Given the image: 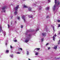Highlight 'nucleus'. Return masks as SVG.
<instances>
[{"mask_svg": "<svg viewBox=\"0 0 60 60\" xmlns=\"http://www.w3.org/2000/svg\"><path fill=\"white\" fill-rule=\"evenodd\" d=\"M2 27L1 26H0V32H2Z\"/></svg>", "mask_w": 60, "mask_h": 60, "instance_id": "16", "label": "nucleus"}, {"mask_svg": "<svg viewBox=\"0 0 60 60\" xmlns=\"http://www.w3.org/2000/svg\"><path fill=\"white\" fill-rule=\"evenodd\" d=\"M0 56H1L0 55Z\"/></svg>", "mask_w": 60, "mask_h": 60, "instance_id": "44", "label": "nucleus"}, {"mask_svg": "<svg viewBox=\"0 0 60 60\" xmlns=\"http://www.w3.org/2000/svg\"><path fill=\"white\" fill-rule=\"evenodd\" d=\"M46 59H48V58H46Z\"/></svg>", "mask_w": 60, "mask_h": 60, "instance_id": "43", "label": "nucleus"}, {"mask_svg": "<svg viewBox=\"0 0 60 60\" xmlns=\"http://www.w3.org/2000/svg\"><path fill=\"white\" fill-rule=\"evenodd\" d=\"M19 49H20L21 50H22V48H19Z\"/></svg>", "mask_w": 60, "mask_h": 60, "instance_id": "27", "label": "nucleus"}, {"mask_svg": "<svg viewBox=\"0 0 60 60\" xmlns=\"http://www.w3.org/2000/svg\"><path fill=\"white\" fill-rule=\"evenodd\" d=\"M5 45H6V46L9 43H8V40H7L5 41Z\"/></svg>", "mask_w": 60, "mask_h": 60, "instance_id": "6", "label": "nucleus"}, {"mask_svg": "<svg viewBox=\"0 0 60 60\" xmlns=\"http://www.w3.org/2000/svg\"><path fill=\"white\" fill-rule=\"evenodd\" d=\"M12 52V51H11Z\"/></svg>", "mask_w": 60, "mask_h": 60, "instance_id": "45", "label": "nucleus"}, {"mask_svg": "<svg viewBox=\"0 0 60 60\" xmlns=\"http://www.w3.org/2000/svg\"><path fill=\"white\" fill-rule=\"evenodd\" d=\"M38 30H39V28H38L37 29L36 31V32H37V31H38Z\"/></svg>", "mask_w": 60, "mask_h": 60, "instance_id": "24", "label": "nucleus"}, {"mask_svg": "<svg viewBox=\"0 0 60 60\" xmlns=\"http://www.w3.org/2000/svg\"><path fill=\"white\" fill-rule=\"evenodd\" d=\"M17 54H20V53L19 52H18L17 53Z\"/></svg>", "mask_w": 60, "mask_h": 60, "instance_id": "36", "label": "nucleus"}, {"mask_svg": "<svg viewBox=\"0 0 60 60\" xmlns=\"http://www.w3.org/2000/svg\"><path fill=\"white\" fill-rule=\"evenodd\" d=\"M29 52L28 51H27L26 54L27 55H29Z\"/></svg>", "mask_w": 60, "mask_h": 60, "instance_id": "18", "label": "nucleus"}, {"mask_svg": "<svg viewBox=\"0 0 60 60\" xmlns=\"http://www.w3.org/2000/svg\"><path fill=\"white\" fill-rule=\"evenodd\" d=\"M49 16H46V18H49Z\"/></svg>", "mask_w": 60, "mask_h": 60, "instance_id": "34", "label": "nucleus"}, {"mask_svg": "<svg viewBox=\"0 0 60 60\" xmlns=\"http://www.w3.org/2000/svg\"><path fill=\"white\" fill-rule=\"evenodd\" d=\"M23 6H24V8H27V7L25 5V4H24L23 5Z\"/></svg>", "mask_w": 60, "mask_h": 60, "instance_id": "19", "label": "nucleus"}, {"mask_svg": "<svg viewBox=\"0 0 60 60\" xmlns=\"http://www.w3.org/2000/svg\"><path fill=\"white\" fill-rule=\"evenodd\" d=\"M30 18H33V17L32 16H30Z\"/></svg>", "mask_w": 60, "mask_h": 60, "instance_id": "38", "label": "nucleus"}, {"mask_svg": "<svg viewBox=\"0 0 60 60\" xmlns=\"http://www.w3.org/2000/svg\"><path fill=\"white\" fill-rule=\"evenodd\" d=\"M42 35L43 36H46V34L45 33H42Z\"/></svg>", "mask_w": 60, "mask_h": 60, "instance_id": "10", "label": "nucleus"}, {"mask_svg": "<svg viewBox=\"0 0 60 60\" xmlns=\"http://www.w3.org/2000/svg\"><path fill=\"white\" fill-rule=\"evenodd\" d=\"M5 31H4V32H3V34L4 35V36H5V35H6V34H5Z\"/></svg>", "mask_w": 60, "mask_h": 60, "instance_id": "20", "label": "nucleus"}, {"mask_svg": "<svg viewBox=\"0 0 60 60\" xmlns=\"http://www.w3.org/2000/svg\"><path fill=\"white\" fill-rule=\"evenodd\" d=\"M57 46H55L54 47H53V49H57Z\"/></svg>", "mask_w": 60, "mask_h": 60, "instance_id": "9", "label": "nucleus"}, {"mask_svg": "<svg viewBox=\"0 0 60 60\" xmlns=\"http://www.w3.org/2000/svg\"><path fill=\"white\" fill-rule=\"evenodd\" d=\"M28 10L29 11H31V8L30 7H29L28 8Z\"/></svg>", "mask_w": 60, "mask_h": 60, "instance_id": "12", "label": "nucleus"}, {"mask_svg": "<svg viewBox=\"0 0 60 60\" xmlns=\"http://www.w3.org/2000/svg\"><path fill=\"white\" fill-rule=\"evenodd\" d=\"M58 27H60V24H58Z\"/></svg>", "mask_w": 60, "mask_h": 60, "instance_id": "28", "label": "nucleus"}, {"mask_svg": "<svg viewBox=\"0 0 60 60\" xmlns=\"http://www.w3.org/2000/svg\"><path fill=\"white\" fill-rule=\"evenodd\" d=\"M39 49H40L39 48H36L34 50H39Z\"/></svg>", "mask_w": 60, "mask_h": 60, "instance_id": "22", "label": "nucleus"}, {"mask_svg": "<svg viewBox=\"0 0 60 60\" xmlns=\"http://www.w3.org/2000/svg\"><path fill=\"white\" fill-rule=\"evenodd\" d=\"M10 57H11V58H13V55H10Z\"/></svg>", "mask_w": 60, "mask_h": 60, "instance_id": "17", "label": "nucleus"}, {"mask_svg": "<svg viewBox=\"0 0 60 60\" xmlns=\"http://www.w3.org/2000/svg\"><path fill=\"white\" fill-rule=\"evenodd\" d=\"M29 32V31L28 30L27 31L26 33H25V34L26 36V38H25V40L24 41L26 43H27L29 41V39L31 38V34H28V32Z\"/></svg>", "mask_w": 60, "mask_h": 60, "instance_id": "1", "label": "nucleus"}, {"mask_svg": "<svg viewBox=\"0 0 60 60\" xmlns=\"http://www.w3.org/2000/svg\"><path fill=\"white\" fill-rule=\"evenodd\" d=\"M58 22H60V20H58Z\"/></svg>", "mask_w": 60, "mask_h": 60, "instance_id": "33", "label": "nucleus"}, {"mask_svg": "<svg viewBox=\"0 0 60 60\" xmlns=\"http://www.w3.org/2000/svg\"><path fill=\"white\" fill-rule=\"evenodd\" d=\"M55 4L54 5V6L52 8L53 10L54 11L55 10V9H56V8H58L60 7L59 6L60 2H58L59 1L58 0V4L57 5L56 4H57V2H57V0H55Z\"/></svg>", "mask_w": 60, "mask_h": 60, "instance_id": "2", "label": "nucleus"}, {"mask_svg": "<svg viewBox=\"0 0 60 60\" xmlns=\"http://www.w3.org/2000/svg\"><path fill=\"white\" fill-rule=\"evenodd\" d=\"M12 22H11V24H12Z\"/></svg>", "mask_w": 60, "mask_h": 60, "instance_id": "40", "label": "nucleus"}, {"mask_svg": "<svg viewBox=\"0 0 60 60\" xmlns=\"http://www.w3.org/2000/svg\"><path fill=\"white\" fill-rule=\"evenodd\" d=\"M14 42H17V40H15V39H14Z\"/></svg>", "mask_w": 60, "mask_h": 60, "instance_id": "21", "label": "nucleus"}, {"mask_svg": "<svg viewBox=\"0 0 60 60\" xmlns=\"http://www.w3.org/2000/svg\"><path fill=\"white\" fill-rule=\"evenodd\" d=\"M50 49V47H48V49Z\"/></svg>", "mask_w": 60, "mask_h": 60, "instance_id": "37", "label": "nucleus"}, {"mask_svg": "<svg viewBox=\"0 0 60 60\" xmlns=\"http://www.w3.org/2000/svg\"><path fill=\"white\" fill-rule=\"evenodd\" d=\"M6 8V7H4L2 8V10L4 12H5V9Z\"/></svg>", "mask_w": 60, "mask_h": 60, "instance_id": "5", "label": "nucleus"}, {"mask_svg": "<svg viewBox=\"0 0 60 60\" xmlns=\"http://www.w3.org/2000/svg\"><path fill=\"white\" fill-rule=\"evenodd\" d=\"M8 27L9 28L10 27V26H9V25L8 24Z\"/></svg>", "mask_w": 60, "mask_h": 60, "instance_id": "35", "label": "nucleus"}, {"mask_svg": "<svg viewBox=\"0 0 60 60\" xmlns=\"http://www.w3.org/2000/svg\"><path fill=\"white\" fill-rule=\"evenodd\" d=\"M52 28H53V30L54 31H55V30L54 29V26H53L52 27Z\"/></svg>", "mask_w": 60, "mask_h": 60, "instance_id": "25", "label": "nucleus"}, {"mask_svg": "<svg viewBox=\"0 0 60 60\" xmlns=\"http://www.w3.org/2000/svg\"><path fill=\"white\" fill-rule=\"evenodd\" d=\"M43 41V38H42L41 39V41Z\"/></svg>", "mask_w": 60, "mask_h": 60, "instance_id": "29", "label": "nucleus"}, {"mask_svg": "<svg viewBox=\"0 0 60 60\" xmlns=\"http://www.w3.org/2000/svg\"><path fill=\"white\" fill-rule=\"evenodd\" d=\"M49 43H47L46 44V46H47V45H49Z\"/></svg>", "mask_w": 60, "mask_h": 60, "instance_id": "30", "label": "nucleus"}, {"mask_svg": "<svg viewBox=\"0 0 60 60\" xmlns=\"http://www.w3.org/2000/svg\"><path fill=\"white\" fill-rule=\"evenodd\" d=\"M49 7H47L45 8V10H49Z\"/></svg>", "mask_w": 60, "mask_h": 60, "instance_id": "14", "label": "nucleus"}, {"mask_svg": "<svg viewBox=\"0 0 60 60\" xmlns=\"http://www.w3.org/2000/svg\"><path fill=\"white\" fill-rule=\"evenodd\" d=\"M48 2L49 3H50V0H48Z\"/></svg>", "mask_w": 60, "mask_h": 60, "instance_id": "26", "label": "nucleus"}, {"mask_svg": "<svg viewBox=\"0 0 60 60\" xmlns=\"http://www.w3.org/2000/svg\"><path fill=\"white\" fill-rule=\"evenodd\" d=\"M17 19H18L19 20H20V18L19 17V16L17 17Z\"/></svg>", "mask_w": 60, "mask_h": 60, "instance_id": "23", "label": "nucleus"}, {"mask_svg": "<svg viewBox=\"0 0 60 60\" xmlns=\"http://www.w3.org/2000/svg\"><path fill=\"white\" fill-rule=\"evenodd\" d=\"M10 48L11 49V50H13V49H14V48H13V47L11 45H10Z\"/></svg>", "mask_w": 60, "mask_h": 60, "instance_id": "8", "label": "nucleus"}, {"mask_svg": "<svg viewBox=\"0 0 60 60\" xmlns=\"http://www.w3.org/2000/svg\"><path fill=\"white\" fill-rule=\"evenodd\" d=\"M19 5H18L17 6H16V7L15 8V11L14 12V14L15 15H16V14H17V10H18V9L19 8Z\"/></svg>", "mask_w": 60, "mask_h": 60, "instance_id": "3", "label": "nucleus"}, {"mask_svg": "<svg viewBox=\"0 0 60 60\" xmlns=\"http://www.w3.org/2000/svg\"><path fill=\"white\" fill-rule=\"evenodd\" d=\"M39 11H40V10H41V9L42 8V7H41V6H39Z\"/></svg>", "mask_w": 60, "mask_h": 60, "instance_id": "15", "label": "nucleus"}, {"mask_svg": "<svg viewBox=\"0 0 60 60\" xmlns=\"http://www.w3.org/2000/svg\"><path fill=\"white\" fill-rule=\"evenodd\" d=\"M21 27L22 28H23V26L21 25Z\"/></svg>", "mask_w": 60, "mask_h": 60, "instance_id": "31", "label": "nucleus"}, {"mask_svg": "<svg viewBox=\"0 0 60 60\" xmlns=\"http://www.w3.org/2000/svg\"><path fill=\"white\" fill-rule=\"evenodd\" d=\"M25 16L24 15L22 16V19H23L24 22H26V21L25 20Z\"/></svg>", "mask_w": 60, "mask_h": 60, "instance_id": "4", "label": "nucleus"}, {"mask_svg": "<svg viewBox=\"0 0 60 60\" xmlns=\"http://www.w3.org/2000/svg\"><path fill=\"white\" fill-rule=\"evenodd\" d=\"M15 23H16V21H15Z\"/></svg>", "mask_w": 60, "mask_h": 60, "instance_id": "39", "label": "nucleus"}, {"mask_svg": "<svg viewBox=\"0 0 60 60\" xmlns=\"http://www.w3.org/2000/svg\"><path fill=\"white\" fill-rule=\"evenodd\" d=\"M60 34V31H59L58 34V35H59Z\"/></svg>", "mask_w": 60, "mask_h": 60, "instance_id": "32", "label": "nucleus"}, {"mask_svg": "<svg viewBox=\"0 0 60 60\" xmlns=\"http://www.w3.org/2000/svg\"><path fill=\"white\" fill-rule=\"evenodd\" d=\"M34 53H35V55H36V56H37L38 55V52H34Z\"/></svg>", "mask_w": 60, "mask_h": 60, "instance_id": "13", "label": "nucleus"}, {"mask_svg": "<svg viewBox=\"0 0 60 60\" xmlns=\"http://www.w3.org/2000/svg\"><path fill=\"white\" fill-rule=\"evenodd\" d=\"M51 26H53V25H52Z\"/></svg>", "mask_w": 60, "mask_h": 60, "instance_id": "42", "label": "nucleus"}, {"mask_svg": "<svg viewBox=\"0 0 60 60\" xmlns=\"http://www.w3.org/2000/svg\"><path fill=\"white\" fill-rule=\"evenodd\" d=\"M6 54H8V53H9V51L8 50H6Z\"/></svg>", "mask_w": 60, "mask_h": 60, "instance_id": "11", "label": "nucleus"}, {"mask_svg": "<svg viewBox=\"0 0 60 60\" xmlns=\"http://www.w3.org/2000/svg\"><path fill=\"white\" fill-rule=\"evenodd\" d=\"M56 34H55V35H54L53 36V39L54 41H55V37H56Z\"/></svg>", "mask_w": 60, "mask_h": 60, "instance_id": "7", "label": "nucleus"}, {"mask_svg": "<svg viewBox=\"0 0 60 60\" xmlns=\"http://www.w3.org/2000/svg\"><path fill=\"white\" fill-rule=\"evenodd\" d=\"M23 1H25L26 0H23Z\"/></svg>", "mask_w": 60, "mask_h": 60, "instance_id": "41", "label": "nucleus"}]
</instances>
